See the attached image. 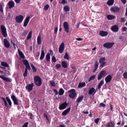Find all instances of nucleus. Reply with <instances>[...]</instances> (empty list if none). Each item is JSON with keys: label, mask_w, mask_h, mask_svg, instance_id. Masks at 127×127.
Masks as SVG:
<instances>
[{"label": "nucleus", "mask_w": 127, "mask_h": 127, "mask_svg": "<svg viewBox=\"0 0 127 127\" xmlns=\"http://www.w3.org/2000/svg\"><path fill=\"white\" fill-rule=\"evenodd\" d=\"M34 81L35 84L38 86H40L42 84L41 79L38 76H34Z\"/></svg>", "instance_id": "obj_1"}, {"label": "nucleus", "mask_w": 127, "mask_h": 127, "mask_svg": "<svg viewBox=\"0 0 127 127\" xmlns=\"http://www.w3.org/2000/svg\"><path fill=\"white\" fill-rule=\"evenodd\" d=\"M68 93H70L68 95V96L70 98L73 99L75 98L76 95V94L75 89H71L69 90Z\"/></svg>", "instance_id": "obj_2"}, {"label": "nucleus", "mask_w": 127, "mask_h": 127, "mask_svg": "<svg viewBox=\"0 0 127 127\" xmlns=\"http://www.w3.org/2000/svg\"><path fill=\"white\" fill-rule=\"evenodd\" d=\"M1 28L2 35L4 37H6L7 36V34L6 28L3 25H2L1 26Z\"/></svg>", "instance_id": "obj_3"}, {"label": "nucleus", "mask_w": 127, "mask_h": 127, "mask_svg": "<svg viewBox=\"0 0 127 127\" xmlns=\"http://www.w3.org/2000/svg\"><path fill=\"white\" fill-rule=\"evenodd\" d=\"M24 17L21 15L17 16L15 18L16 22L18 23H20L22 22L23 19Z\"/></svg>", "instance_id": "obj_4"}, {"label": "nucleus", "mask_w": 127, "mask_h": 127, "mask_svg": "<svg viewBox=\"0 0 127 127\" xmlns=\"http://www.w3.org/2000/svg\"><path fill=\"white\" fill-rule=\"evenodd\" d=\"M114 44L115 43L114 42L106 43L104 44L103 45V46L104 47L106 48H110L113 47Z\"/></svg>", "instance_id": "obj_5"}, {"label": "nucleus", "mask_w": 127, "mask_h": 127, "mask_svg": "<svg viewBox=\"0 0 127 127\" xmlns=\"http://www.w3.org/2000/svg\"><path fill=\"white\" fill-rule=\"evenodd\" d=\"M64 42H62L60 46L59 49V52L61 53H62L64 51Z\"/></svg>", "instance_id": "obj_6"}, {"label": "nucleus", "mask_w": 127, "mask_h": 127, "mask_svg": "<svg viewBox=\"0 0 127 127\" xmlns=\"http://www.w3.org/2000/svg\"><path fill=\"white\" fill-rule=\"evenodd\" d=\"M105 60V58L104 57H102L100 58V59L99 62L100 64V66L101 67H103L106 64V63L104 62Z\"/></svg>", "instance_id": "obj_7"}, {"label": "nucleus", "mask_w": 127, "mask_h": 127, "mask_svg": "<svg viewBox=\"0 0 127 127\" xmlns=\"http://www.w3.org/2000/svg\"><path fill=\"white\" fill-rule=\"evenodd\" d=\"M63 26L64 29V31L68 33L69 32V28L68 24L66 22H64L63 23Z\"/></svg>", "instance_id": "obj_8"}, {"label": "nucleus", "mask_w": 127, "mask_h": 127, "mask_svg": "<svg viewBox=\"0 0 127 127\" xmlns=\"http://www.w3.org/2000/svg\"><path fill=\"white\" fill-rule=\"evenodd\" d=\"M68 105V103H67L65 101L60 105L59 106V109L60 110L64 109L66 108Z\"/></svg>", "instance_id": "obj_9"}, {"label": "nucleus", "mask_w": 127, "mask_h": 127, "mask_svg": "<svg viewBox=\"0 0 127 127\" xmlns=\"http://www.w3.org/2000/svg\"><path fill=\"white\" fill-rule=\"evenodd\" d=\"M105 73L106 71L105 70H102L101 71L98 75L97 79L98 80L100 79L102 77L104 76Z\"/></svg>", "instance_id": "obj_10"}, {"label": "nucleus", "mask_w": 127, "mask_h": 127, "mask_svg": "<svg viewBox=\"0 0 127 127\" xmlns=\"http://www.w3.org/2000/svg\"><path fill=\"white\" fill-rule=\"evenodd\" d=\"M111 11L116 13L118 12L120 10V8L117 6H113L110 9Z\"/></svg>", "instance_id": "obj_11"}, {"label": "nucleus", "mask_w": 127, "mask_h": 127, "mask_svg": "<svg viewBox=\"0 0 127 127\" xmlns=\"http://www.w3.org/2000/svg\"><path fill=\"white\" fill-rule=\"evenodd\" d=\"M4 46L7 48H9L10 46L9 42L6 38H5L4 39Z\"/></svg>", "instance_id": "obj_12"}, {"label": "nucleus", "mask_w": 127, "mask_h": 127, "mask_svg": "<svg viewBox=\"0 0 127 127\" xmlns=\"http://www.w3.org/2000/svg\"><path fill=\"white\" fill-rule=\"evenodd\" d=\"M96 92V91L93 87L91 88L89 90L88 94L89 95H92L93 94L94 95Z\"/></svg>", "instance_id": "obj_13"}, {"label": "nucleus", "mask_w": 127, "mask_h": 127, "mask_svg": "<svg viewBox=\"0 0 127 127\" xmlns=\"http://www.w3.org/2000/svg\"><path fill=\"white\" fill-rule=\"evenodd\" d=\"M11 97L13 101L14 104L16 105H18L19 104L18 100L15 96L14 95H12Z\"/></svg>", "instance_id": "obj_14"}, {"label": "nucleus", "mask_w": 127, "mask_h": 127, "mask_svg": "<svg viewBox=\"0 0 127 127\" xmlns=\"http://www.w3.org/2000/svg\"><path fill=\"white\" fill-rule=\"evenodd\" d=\"M0 78H1L4 81L7 82H11V80L9 77H5L0 75Z\"/></svg>", "instance_id": "obj_15"}, {"label": "nucleus", "mask_w": 127, "mask_h": 127, "mask_svg": "<svg viewBox=\"0 0 127 127\" xmlns=\"http://www.w3.org/2000/svg\"><path fill=\"white\" fill-rule=\"evenodd\" d=\"M33 85V83H32L31 84H29L26 87V88L28 91L30 92L32 90Z\"/></svg>", "instance_id": "obj_16"}, {"label": "nucleus", "mask_w": 127, "mask_h": 127, "mask_svg": "<svg viewBox=\"0 0 127 127\" xmlns=\"http://www.w3.org/2000/svg\"><path fill=\"white\" fill-rule=\"evenodd\" d=\"M111 28V30L114 32H117L118 31L119 28L116 25H114L112 26Z\"/></svg>", "instance_id": "obj_17"}, {"label": "nucleus", "mask_w": 127, "mask_h": 127, "mask_svg": "<svg viewBox=\"0 0 127 127\" xmlns=\"http://www.w3.org/2000/svg\"><path fill=\"white\" fill-rule=\"evenodd\" d=\"M30 17L29 16L27 17L25 19L24 21L23 26L24 27H26L28 24L30 20Z\"/></svg>", "instance_id": "obj_18"}, {"label": "nucleus", "mask_w": 127, "mask_h": 127, "mask_svg": "<svg viewBox=\"0 0 127 127\" xmlns=\"http://www.w3.org/2000/svg\"><path fill=\"white\" fill-rule=\"evenodd\" d=\"M112 79V77L110 75L107 76L105 78V81L106 83H108L111 81Z\"/></svg>", "instance_id": "obj_19"}, {"label": "nucleus", "mask_w": 127, "mask_h": 127, "mask_svg": "<svg viewBox=\"0 0 127 127\" xmlns=\"http://www.w3.org/2000/svg\"><path fill=\"white\" fill-rule=\"evenodd\" d=\"M99 34L102 36H104L107 35L108 34V33L107 32L101 31L99 32Z\"/></svg>", "instance_id": "obj_20"}, {"label": "nucleus", "mask_w": 127, "mask_h": 127, "mask_svg": "<svg viewBox=\"0 0 127 127\" xmlns=\"http://www.w3.org/2000/svg\"><path fill=\"white\" fill-rule=\"evenodd\" d=\"M8 5L9 6V9H11V8H12L14 6V2L12 1H9L8 3Z\"/></svg>", "instance_id": "obj_21"}, {"label": "nucleus", "mask_w": 127, "mask_h": 127, "mask_svg": "<svg viewBox=\"0 0 127 127\" xmlns=\"http://www.w3.org/2000/svg\"><path fill=\"white\" fill-rule=\"evenodd\" d=\"M70 107H69L64 111L62 113V115L63 116H65L69 112L70 110Z\"/></svg>", "instance_id": "obj_22"}, {"label": "nucleus", "mask_w": 127, "mask_h": 127, "mask_svg": "<svg viewBox=\"0 0 127 127\" xmlns=\"http://www.w3.org/2000/svg\"><path fill=\"white\" fill-rule=\"evenodd\" d=\"M18 52L19 54L20 57L23 59L25 58V57L23 53L20 51L19 49H18Z\"/></svg>", "instance_id": "obj_23"}, {"label": "nucleus", "mask_w": 127, "mask_h": 127, "mask_svg": "<svg viewBox=\"0 0 127 127\" xmlns=\"http://www.w3.org/2000/svg\"><path fill=\"white\" fill-rule=\"evenodd\" d=\"M84 98V96L83 95L81 96H79L77 98L76 100V102L78 103H79L81 102Z\"/></svg>", "instance_id": "obj_24"}, {"label": "nucleus", "mask_w": 127, "mask_h": 127, "mask_svg": "<svg viewBox=\"0 0 127 127\" xmlns=\"http://www.w3.org/2000/svg\"><path fill=\"white\" fill-rule=\"evenodd\" d=\"M107 17L109 20H111L114 19L116 18V17L114 15H108L107 16Z\"/></svg>", "instance_id": "obj_25"}, {"label": "nucleus", "mask_w": 127, "mask_h": 127, "mask_svg": "<svg viewBox=\"0 0 127 127\" xmlns=\"http://www.w3.org/2000/svg\"><path fill=\"white\" fill-rule=\"evenodd\" d=\"M114 2V0H108L107 2V4L109 6H110L113 5Z\"/></svg>", "instance_id": "obj_26"}, {"label": "nucleus", "mask_w": 127, "mask_h": 127, "mask_svg": "<svg viewBox=\"0 0 127 127\" xmlns=\"http://www.w3.org/2000/svg\"><path fill=\"white\" fill-rule=\"evenodd\" d=\"M1 65L5 67H9V65L6 62H1Z\"/></svg>", "instance_id": "obj_27"}, {"label": "nucleus", "mask_w": 127, "mask_h": 127, "mask_svg": "<svg viewBox=\"0 0 127 127\" xmlns=\"http://www.w3.org/2000/svg\"><path fill=\"white\" fill-rule=\"evenodd\" d=\"M86 86V84L85 82H80L79 83L78 88H81L85 86Z\"/></svg>", "instance_id": "obj_28"}, {"label": "nucleus", "mask_w": 127, "mask_h": 127, "mask_svg": "<svg viewBox=\"0 0 127 127\" xmlns=\"http://www.w3.org/2000/svg\"><path fill=\"white\" fill-rule=\"evenodd\" d=\"M114 124L112 122L108 123L106 125L107 127H114Z\"/></svg>", "instance_id": "obj_29"}, {"label": "nucleus", "mask_w": 127, "mask_h": 127, "mask_svg": "<svg viewBox=\"0 0 127 127\" xmlns=\"http://www.w3.org/2000/svg\"><path fill=\"white\" fill-rule=\"evenodd\" d=\"M37 43L38 45L40 44L41 43V37L40 35L38 36L37 39Z\"/></svg>", "instance_id": "obj_30"}, {"label": "nucleus", "mask_w": 127, "mask_h": 127, "mask_svg": "<svg viewBox=\"0 0 127 127\" xmlns=\"http://www.w3.org/2000/svg\"><path fill=\"white\" fill-rule=\"evenodd\" d=\"M98 62L97 61H96L95 65V68L93 71V72H95L97 69L98 67Z\"/></svg>", "instance_id": "obj_31"}, {"label": "nucleus", "mask_w": 127, "mask_h": 127, "mask_svg": "<svg viewBox=\"0 0 127 127\" xmlns=\"http://www.w3.org/2000/svg\"><path fill=\"white\" fill-rule=\"evenodd\" d=\"M104 81L103 80H102L100 81L98 85V89H99L101 88V86L104 84Z\"/></svg>", "instance_id": "obj_32"}, {"label": "nucleus", "mask_w": 127, "mask_h": 127, "mask_svg": "<svg viewBox=\"0 0 127 127\" xmlns=\"http://www.w3.org/2000/svg\"><path fill=\"white\" fill-rule=\"evenodd\" d=\"M46 61H47L49 62L50 61V55L49 53H48L46 56Z\"/></svg>", "instance_id": "obj_33"}, {"label": "nucleus", "mask_w": 127, "mask_h": 127, "mask_svg": "<svg viewBox=\"0 0 127 127\" xmlns=\"http://www.w3.org/2000/svg\"><path fill=\"white\" fill-rule=\"evenodd\" d=\"M45 55V53L43 50L41 51V56L40 57V59L41 60L42 59L44 58Z\"/></svg>", "instance_id": "obj_34"}, {"label": "nucleus", "mask_w": 127, "mask_h": 127, "mask_svg": "<svg viewBox=\"0 0 127 127\" xmlns=\"http://www.w3.org/2000/svg\"><path fill=\"white\" fill-rule=\"evenodd\" d=\"M62 67L64 68H66L67 67V64L65 61H63L62 63Z\"/></svg>", "instance_id": "obj_35"}, {"label": "nucleus", "mask_w": 127, "mask_h": 127, "mask_svg": "<svg viewBox=\"0 0 127 127\" xmlns=\"http://www.w3.org/2000/svg\"><path fill=\"white\" fill-rule=\"evenodd\" d=\"M64 9L65 12H66L69 11L70 10L68 6H65L64 8Z\"/></svg>", "instance_id": "obj_36"}, {"label": "nucleus", "mask_w": 127, "mask_h": 127, "mask_svg": "<svg viewBox=\"0 0 127 127\" xmlns=\"http://www.w3.org/2000/svg\"><path fill=\"white\" fill-rule=\"evenodd\" d=\"M64 91L62 88L60 89L59 91V94L60 95H63L64 93Z\"/></svg>", "instance_id": "obj_37"}, {"label": "nucleus", "mask_w": 127, "mask_h": 127, "mask_svg": "<svg viewBox=\"0 0 127 127\" xmlns=\"http://www.w3.org/2000/svg\"><path fill=\"white\" fill-rule=\"evenodd\" d=\"M1 98L2 100L3 101L4 103L5 106L6 107H8V105L7 103L4 98L3 97H2Z\"/></svg>", "instance_id": "obj_38"}, {"label": "nucleus", "mask_w": 127, "mask_h": 127, "mask_svg": "<svg viewBox=\"0 0 127 127\" xmlns=\"http://www.w3.org/2000/svg\"><path fill=\"white\" fill-rule=\"evenodd\" d=\"M32 33V32L31 31L28 34V35L27 36V39H29L31 38V37L32 36L31 35Z\"/></svg>", "instance_id": "obj_39"}, {"label": "nucleus", "mask_w": 127, "mask_h": 127, "mask_svg": "<svg viewBox=\"0 0 127 127\" xmlns=\"http://www.w3.org/2000/svg\"><path fill=\"white\" fill-rule=\"evenodd\" d=\"M6 99L8 102L9 105L10 106L11 105H12V103L10 99L7 97H6Z\"/></svg>", "instance_id": "obj_40"}, {"label": "nucleus", "mask_w": 127, "mask_h": 127, "mask_svg": "<svg viewBox=\"0 0 127 127\" xmlns=\"http://www.w3.org/2000/svg\"><path fill=\"white\" fill-rule=\"evenodd\" d=\"M23 62L25 66L29 64L28 61L26 60H23Z\"/></svg>", "instance_id": "obj_41"}, {"label": "nucleus", "mask_w": 127, "mask_h": 127, "mask_svg": "<svg viewBox=\"0 0 127 127\" xmlns=\"http://www.w3.org/2000/svg\"><path fill=\"white\" fill-rule=\"evenodd\" d=\"M95 76L94 75L91 76L89 78L88 80L89 82H90L91 80H93L95 78Z\"/></svg>", "instance_id": "obj_42"}, {"label": "nucleus", "mask_w": 127, "mask_h": 127, "mask_svg": "<svg viewBox=\"0 0 127 127\" xmlns=\"http://www.w3.org/2000/svg\"><path fill=\"white\" fill-rule=\"evenodd\" d=\"M64 58L65 59L68 60L69 59V57L67 53H65V54L64 57Z\"/></svg>", "instance_id": "obj_43"}, {"label": "nucleus", "mask_w": 127, "mask_h": 127, "mask_svg": "<svg viewBox=\"0 0 127 127\" xmlns=\"http://www.w3.org/2000/svg\"><path fill=\"white\" fill-rule=\"evenodd\" d=\"M25 66L26 67L25 69V70H27L28 71V70H30L31 67L29 64Z\"/></svg>", "instance_id": "obj_44"}, {"label": "nucleus", "mask_w": 127, "mask_h": 127, "mask_svg": "<svg viewBox=\"0 0 127 127\" xmlns=\"http://www.w3.org/2000/svg\"><path fill=\"white\" fill-rule=\"evenodd\" d=\"M0 11L2 13H3V12L2 5L1 4H0Z\"/></svg>", "instance_id": "obj_45"}, {"label": "nucleus", "mask_w": 127, "mask_h": 127, "mask_svg": "<svg viewBox=\"0 0 127 127\" xmlns=\"http://www.w3.org/2000/svg\"><path fill=\"white\" fill-rule=\"evenodd\" d=\"M28 71L25 70L23 74V76L24 77H26L27 76L28 74Z\"/></svg>", "instance_id": "obj_46"}, {"label": "nucleus", "mask_w": 127, "mask_h": 127, "mask_svg": "<svg viewBox=\"0 0 127 127\" xmlns=\"http://www.w3.org/2000/svg\"><path fill=\"white\" fill-rule=\"evenodd\" d=\"M28 32V31L27 30L24 31L22 33V35L25 36L26 35Z\"/></svg>", "instance_id": "obj_47"}, {"label": "nucleus", "mask_w": 127, "mask_h": 127, "mask_svg": "<svg viewBox=\"0 0 127 127\" xmlns=\"http://www.w3.org/2000/svg\"><path fill=\"white\" fill-rule=\"evenodd\" d=\"M49 7V5L48 4L46 5L44 8V9L46 11H47Z\"/></svg>", "instance_id": "obj_48"}, {"label": "nucleus", "mask_w": 127, "mask_h": 127, "mask_svg": "<svg viewBox=\"0 0 127 127\" xmlns=\"http://www.w3.org/2000/svg\"><path fill=\"white\" fill-rule=\"evenodd\" d=\"M50 84L51 85L53 86H55V83L53 81H50Z\"/></svg>", "instance_id": "obj_49"}, {"label": "nucleus", "mask_w": 127, "mask_h": 127, "mask_svg": "<svg viewBox=\"0 0 127 127\" xmlns=\"http://www.w3.org/2000/svg\"><path fill=\"white\" fill-rule=\"evenodd\" d=\"M29 116H30V118L31 119H32L34 117L33 115L31 113H29L28 114Z\"/></svg>", "instance_id": "obj_50"}, {"label": "nucleus", "mask_w": 127, "mask_h": 127, "mask_svg": "<svg viewBox=\"0 0 127 127\" xmlns=\"http://www.w3.org/2000/svg\"><path fill=\"white\" fill-rule=\"evenodd\" d=\"M61 64H57L56 65V69H58L61 67Z\"/></svg>", "instance_id": "obj_51"}, {"label": "nucleus", "mask_w": 127, "mask_h": 127, "mask_svg": "<svg viewBox=\"0 0 127 127\" xmlns=\"http://www.w3.org/2000/svg\"><path fill=\"white\" fill-rule=\"evenodd\" d=\"M99 107H106L104 103H101L99 104Z\"/></svg>", "instance_id": "obj_52"}, {"label": "nucleus", "mask_w": 127, "mask_h": 127, "mask_svg": "<svg viewBox=\"0 0 127 127\" xmlns=\"http://www.w3.org/2000/svg\"><path fill=\"white\" fill-rule=\"evenodd\" d=\"M127 29V28L126 27H124L122 28V31L124 32V31H126Z\"/></svg>", "instance_id": "obj_53"}, {"label": "nucleus", "mask_w": 127, "mask_h": 127, "mask_svg": "<svg viewBox=\"0 0 127 127\" xmlns=\"http://www.w3.org/2000/svg\"><path fill=\"white\" fill-rule=\"evenodd\" d=\"M52 60L54 63H55L56 61V58L54 57V56H53L52 58Z\"/></svg>", "instance_id": "obj_54"}, {"label": "nucleus", "mask_w": 127, "mask_h": 127, "mask_svg": "<svg viewBox=\"0 0 127 127\" xmlns=\"http://www.w3.org/2000/svg\"><path fill=\"white\" fill-rule=\"evenodd\" d=\"M124 78L125 79L127 78V72H125L123 75Z\"/></svg>", "instance_id": "obj_55"}, {"label": "nucleus", "mask_w": 127, "mask_h": 127, "mask_svg": "<svg viewBox=\"0 0 127 127\" xmlns=\"http://www.w3.org/2000/svg\"><path fill=\"white\" fill-rule=\"evenodd\" d=\"M99 118H97L95 119V122L96 124H98V122L99 121Z\"/></svg>", "instance_id": "obj_56"}, {"label": "nucleus", "mask_w": 127, "mask_h": 127, "mask_svg": "<svg viewBox=\"0 0 127 127\" xmlns=\"http://www.w3.org/2000/svg\"><path fill=\"white\" fill-rule=\"evenodd\" d=\"M53 91L55 93V95H57L58 94V92L56 89H54Z\"/></svg>", "instance_id": "obj_57"}, {"label": "nucleus", "mask_w": 127, "mask_h": 127, "mask_svg": "<svg viewBox=\"0 0 127 127\" xmlns=\"http://www.w3.org/2000/svg\"><path fill=\"white\" fill-rule=\"evenodd\" d=\"M126 18L125 17L121 18V21L122 22H124Z\"/></svg>", "instance_id": "obj_58"}, {"label": "nucleus", "mask_w": 127, "mask_h": 127, "mask_svg": "<svg viewBox=\"0 0 127 127\" xmlns=\"http://www.w3.org/2000/svg\"><path fill=\"white\" fill-rule=\"evenodd\" d=\"M28 124L29 123L28 122L26 123L22 127H27L28 125Z\"/></svg>", "instance_id": "obj_59"}, {"label": "nucleus", "mask_w": 127, "mask_h": 127, "mask_svg": "<svg viewBox=\"0 0 127 127\" xmlns=\"http://www.w3.org/2000/svg\"><path fill=\"white\" fill-rule=\"evenodd\" d=\"M58 30V27H57L55 28L54 30V33L56 34L57 33Z\"/></svg>", "instance_id": "obj_60"}, {"label": "nucleus", "mask_w": 127, "mask_h": 127, "mask_svg": "<svg viewBox=\"0 0 127 127\" xmlns=\"http://www.w3.org/2000/svg\"><path fill=\"white\" fill-rule=\"evenodd\" d=\"M32 69L33 70V72H36V69L35 67H33L32 68Z\"/></svg>", "instance_id": "obj_61"}, {"label": "nucleus", "mask_w": 127, "mask_h": 127, "mask_svg": "<svg viewBox=\"0 0 127 127\" xmlns=\"http://www.w3.org/2000/svg\"><path fill=\"white\" fill-rule=\"evenodd\" d=\"M122 2L124 4H125L126 2V0H121Z\"/></svg>", "instance_id": "obj_62"}, {"label": "nucleus", "mask_w": 127, "mask_h": 127, "mask_svg": "<svg viewBox=\"0 0 127 127\" xmlns=\"http://www.w3.org/2000/svg\"><path fill=\"white\" fill-rule=\"evenodd\" d=\"M66 2L65 0H62L61 2V3L62 4H64Z\"/></svg>", "instance_id": "obj_63"}, {"label": "nucleus", "mask_w": 127, "mask_h": 127, "mask_svg": "<svg viewBox=\"0 0 127 127\" xmlns=\"http://www.w3.org/2000/svg\"><path fill=\"white\" fill-rule=\"evenodd\" d=\"M44 116L45 117H46L47 120H48V116L45 114H44Z\"/></svg>", "instance_id": "obj_64"}]
</instances>
